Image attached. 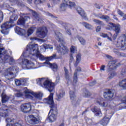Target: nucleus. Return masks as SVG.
Wrapping results in <instances>:
<instances>
[{"instance_id":"obj_37","label":"nucleus","mask_w":126,"mask_h":126,"mask_svg":"<svg viewBox=\"0 0 126 126\" xmlns=\"http://www.w3.org/2000/svg\"><path fill=\"white\" fill-rule=\"evenodd\" d=\"M80 43H81V45H85L86 44V41H85V39L84 38H82V37H79L78 38Z\"/></svg>"},{"instance_id":"obj_29","label":"nucleus","mask_w":126,"mask_h":126,"mask_svg":"<svg viewBox=\"0 0 126 126\" xmlns=\"http://www.w3.org/2000/svg\"><path fill=\"white\" fill-rule=\"evenodd\" d=\"M41 50H47L49 49L50 50H53V46L51 45H47L46 44H44L42 46H40Z\"/></svg>"},{"instance_id":"obj_46","label":"nucleus","mask_w":126,"mask_h":126,"mask_svg":"<svg viewBox=\"0 0 126 126\" xmlns=\"http://www.w3.org/2000/svg\"><path fill=\"white\" fill-rule=\"evenodd\" d=\"M15 82L16 85H17V86H20V85H21V81L20 79L19 80L16 79L15 80Z\"/></svg>"},{"instance_id":"obj_50","label":"nucleus","mask_w":126,"mask_h":126,"mask_svg":"<svg viewBox=\"0 0 126 126\" xmlns=\"http://www.w3.org/2000/svg\"><path fill=\"white\" fill-rule=\"evenodd\" d=\"M93 21L95 22V23H97V24H99L100 25H102V24H103V23H102L101 21L98 20L94 19Z\"/></svg>"},{"instance_id":"obj_64","label":"nucleus","mask_w":126,"mask_h":126,"mask_svg":"<svg viewBox=\"0 0 126 126\" xmlns=\"http://www.w3.org/2000/svg\"><path fill=\"white\" fill-rule=\"evenodd\" d=\"M47 15H48V16H53V15H52V14L50 13H47Z\"/></svg>"},{"instance_id":"obj_41","label":"nucleus","mask_w":126,"mask_h":126,"mask_svg":"<svg viewBox=\"0 0 126 126\" xmlns=\"http://www.w3.org/2000/svg\"><path fill=\"white\" fill-rule=\"evenodd\" d=\"M17 92V94H14L15 97H17V98H19V97H22L23 96V94L20 92H18V91H16Z\"/></svg>"},{"instance_id":"obj_39","label":"nucleus","mask_w":126,"mask_h":126,"mask_svg":"<svg viewBox=\"0 0 126 126\" xmlns=\"http://www.w3.org/2000/svg\"><path fill=\"white\" fill-rule=\"evenodd\" d=\"M101 19H104L105 21H110V17L108 16L102 15L99 17Z\"/></svg>"},{"instance_id":"obj_62","label":"nucleus","mask_w":126,"mask_h":126,"mask_svg":"<svg viewBox=\"0 0 126 126\" xmlns=\"http://www.w3.org/2000/svg\"><path fill=\"white\" fill-rule=\"evenodd\" d=\"M67 34H68V35H71V33L70 32V30H67Z\"/></svg>"},{"instance_id":"obj_34","label":"nucleus","mask_w":126,"mask_h":126,"mask_svg":"<svg viewBox=\"0 0 126 126\" xmlns=\"http://www.w3.org/2000/svg\"><path fill=\"white\" fill-rule=\"evenodd\" d=\"M119 85L123 88H126V79L122 80L119 82Z\"/></svg>"},{"instance_id":"obj_59","label":"nucleus","mask_w":126,"mask_h":126,"mask_svg":"<svg viewBox=\"0 0 126 126\" xmlns=\"http://www.w3.org/2000/svg\"><path fill=\"white\" fill-rule=\"evenodd\" d=\"M105 65H102L100 69V71H104L105 70Z\"/></svg>"},{"instance_id":"obj_22","label":"nucleus","mask_w":126,"mask_h":126,"mask_svg":"<svg viewBox=\"0 0 126 126\" xmlns=\"http://www.w3.org/2000/svg\"><path fill=\"white\" fill-rule=\"evenodd\" d=\"M65 92L63 90H60L59 93L56 94L57 101H62V99L64 97Z\"/></svg>"},{"instance_id":"obj_26","label":"nucleus","mask_w":126,"mask_h":126,"mask_svg":"<svg viewBox=\"0 0 126 126\" xmlns=\"http://www.w3.org/2000/svg\"><path fill=\"white\" fill-rule=\"evenodd\" d=\"M32 96L37 99V100H41L43 97V93L39 92L38 93H33L32 94Z\"/></svg>"},{"instance_id":"obj_27","label":"nucleus","mask_w":126,"mask_h":126,"mask_svg":"<svg viewBox=\"0 0 126 126\" xmlns=\"http://www.w3.org/2000/svg\"><path fill=\"white\" fill-rule=\"evenodd\" d=\"M110 122V118L109 117H105L101 121L100 124L103 126H107Z\"/></svg>"},{"instance_id":"obj_36","label":"nucleus","mask_w":126,"mask_h":126,"mask_svg":"<svg viewBox=\"0 0 126 126\" xmlns=\"http://www.w3.org/2000/svg\"><path fill=\"white\" fill-rule=\"evenodd\" d=\"M118 13L119 15H121L123 17V20H126V14H125V13H124V12L120 10H118Z\"/></svg>"},{"instance_id":"obj_61","label":"nucleus","mask_w":126,"mask_h":126,"mask_svg":"<svg viewBox=\"0 0 126 126\" xmlns=\"http://www.w3.org/2000/svg\"><path fill=\"white\" fill-rule=\"evenodd\" d=\"M114 52L116 55H119V51L117 49H114Z\"/></svg>"},{"instance_id":"obj_31","label":"nucleus","mask_w":126,"mask_h":126,"mask_svg":"<svg viewBox=\"0 0 126 126\" xmlns=\"http://www.w3.org/2000/svg\"><path fill=\"white\" fill-rule=\"evenodd\" d=\"M64 1H66V0H63V3H62L60 6V8L61 10L63 11H64L67 6V3H66V2H64Z\"/></svg>"},{"instance_id":"obj_56","label":"nucleus","mask_w":126,"mask_h":126,"mask_svg":"<svg viewBox=\"0 0 126 126\" xmlns=\"http://www.w3.org/2000/svg\"><path fill=\"white\" fill-rule=\"evenodd\" d=\"M61 0H53V2L54 4H58V3H60V1Z\"/></svg>"},{"instance_id":"obj_55","label":"nucleus","mask_w":126,"mask_h":126,"mask_svg":"<svg viewBox=\"0 0 126 126\" xmlns=\"http://www.w3.org/2000/svg\"><path fill=\"white\" fill-rule=\"evenodd\" d=\"M112 36H113V35L111 33H109L108 35H107V38L110 41H112V38H111Z\"/></svg>"},{"instance_id":"obj_11","label":"nucleus","mask_w":126,"mask_h":126,"mask_svg":"<svg viewBox=\"0 0 126 126\" xmlns=\"http://www.w3.org/2000/svg\"><path fill=\"white\" fill-rule=\"evenodd\" d=\"M48 33V30L45 27L40 28L38 29V31L37 32V34L39 35V38H45V36H47Z\"/></svg>"},{"instance_id":"obj_7","label":"nucleus","mask_w":126,"mask_h":126,"mask_svg":"<svg viewBox=\"0 0 126 126\" xmlns=\"http://www.w3.org/2000/svg\"><path fill=\"white\" fill-rule=\"evenodd\" d=\"M35 105V103L31 102L23 104L21 106V111L23 113H32L34 111V106Z\"/></svg>"},{"instance_id":"obj_24","label":"nucleus","mask_w":126,"mask_h":126,"mask_svg":"<svg viewBox=\"0 0 126 126\" xmlns=\"http://www.w3.org/2000/svg\"><path fill=\"white\" fill-rule=\"evenodd\" d=\"M92 111L93 113H96V116L97 117H101L102 116V113H101V109L97 106H94L93 109Z\"/></svg>"},{"instance_id":"obj_52","label":"nucleus","mask_w":126,"mask_h":126,"mask_svg":"<svg viewBox=\"0 0 126 126\" xmlns=\"http://www.w3.org/2000/svg\"><path fill=\"white\" fill-rule=\"evenodd\" d=\"M100 36H101V37H102V38H107L108 37V35L107 34L103 33H100Z\"/></svg>"},{"instance_id":"obj_45","label":"nucleus","mask_w":126,"mask_h":126,"mask_svg":"<svg viewBox=\"0 0 126 126\" xmlns=\"http://www.w3.org/2000/svg\"><path fill=\"white\" fill-rule=\"evenodd\" d=\"M32 14L33 16H34V17H35V18H36V19H37L38 20V21H40V19H39V18H38V14H37V13H36V12L32 11Z\"/></svg>"},{"instance_id":"obj_8","label":"nucleus","mask_w":126,"mask_h":126,"mask_svg":"<svg viewBox=\"0 0 126 126\" xmlns=\"http://www.w3.org/2000/svg\"><path fill=\"white\" fill-rule=\"evenodd\" d=\"M57 114H58V110L57 108L55 107H51V109L50 110L48 117L47 119V121H49V123H53L57 120Z\"/></svg>"},{"instance_id":"obj_1","label":"nucleus","mask_w":126,"mask_h":126,"mask_svg":"<svg viewBox=\"0 0 126 126\" xmlns=\"http://www.w3.org/2000/svg\"><path fill=\"white\" fill-rule=\"evenodd\" d=\"M27 57L31 59L32 61H36L37 59H39L40 61H46V62L40 63L41 66H50L53 71H57V69H58L57 64H52L49 62L52 60L56 59L57 55L54 54L49 57H45L40 53L39 46L37 44H32V42H30L27 45L26 51L22 54L20 59L22 57L27 58Z\"/></svg>"},{"instance_id":"obj_28","label":"nucleus","mask_w":126,"mask_h":126,"mask_svg":"<svg viewBox=\"0 0 126 126\" xmlns=\"http://www.w3.org/2000/svg\"><path fill=\"white\" fill-rule=\"evenodd\" d=\"M64 2H66L67 3V5H69L70 8L72 9H75V3L73 2H71L68 0H66V1H64Z\"/></svg>"},{"instance_id":"obj_16","label":"nucleus","mask_w":126,"mask_h":126,"mask_svg":"<svg viewBox=\"0 0 126 126\" xmlns=\"http://www.w3.org/2000/svg\"><path fill=\"white\" fill-rule=\"evenodd\" d=\"M6 121L8 122L6 126H22L21 124L16 123L15 119L7 118Z\"/></svg>"},{"instance_id":"obj_57","label":"nucleus","mask_w":126,"mask_h":126,"mask_svg":"<svg viewBox=\"0 0 126 126\" xmlns=\"http://www.w3.org/2000/svg\"><path fill=\"white\" fill-rule=\"evenodd\" d=\"M30 39L32 42H34V41H37V40H38V38L36 37H31Z\"/></svg>"},{"instance_id":"obj_2","label":"nucleus","mask_w":126,"mask_h":126,"mask_svg":"<svg viewBox=\"0 0 126 126\" xmlns=\"http://www.w3.org/2000/svg\"><path fill=\"white\" fill-rule=\"evenodd\" d=\"M55 38L59 41V44L56 47V50L58 52L59 54H60L61 56H64V55H67L69 52L68 48L63 45V36L62 33L59 32H55Z\"/></svg>"},{"instance_id":"obj_25","label":"nucleus","mask_w":126,"mask_h":126,"mask_svg":"<svg viewBox=\"0 0 126 126\" xmlns=\"http://www.w3.org/2000/svg\"><path fill=\"white\" fill-rule=\"evenodd\" d=\"M108 67L109 69H116L117 68L116 61H110L108 64Z\"/></svg>"},{"instance_id":"obj_47","label":"nucleus","mask_w":126,"mask_h":126,"mask_svg":"<svg viewBox=\"0 0 126 126\" xmlns=\"http://www.w3.org/2000/svg\"><path fill=\"white\" fill-rule=\"evenodd\" d=\"M44 1H45V0H35L34 3L35 4H39V3H42Z\"/></svg>"},{"instance_id":"obj_51","label":"nucleus","mask_w":126,"mask_h":126,"mask_svg":"<svg viewBox=\"0 0 126 126\" xmlns=\"http://www.w3.org/2000/svg\"><path fill=\"white\" fill-rule=\"evenodd\" d=\"M11 2H13L14 3H16L17 4H18V5H20L19 4V1L18 0H9Z\"/></svg>"},{"instance_id":"obj_23","label":"nucleus","mask_w":126,"mask_h":126,"mask_svg":"<svg viewBox=\"0 0 126 126\" xmlns=\"http://www.w3.org/2000/svg\"><path fill=\"white\" fill-rule=\"evenodd\" d=\"M103 95L105 99L110 100V99H112V97H114V93H112L110 90H108L107 92L104 93Z\"/></svg>"},{"instance_id":"obj_54","label":"nucleus","mask_w":126,"mask_h":126,"mask_svg":"<svg viewBox=\"0 0 126 126\" xmlns=\"http://www.w3.org/2000/svg\"><path fill=\"white\" fill-rule=\"evenodd\" d=\"M0 14L1 15L0 17V22L2 21V19L3 18V14L2 13V12H0Z\"/></svg>"},{"instance_id":"obj_48","label":"nucleus","mask_w":126,"mask_h":126,"mask_svg":"<svg viewBox=\"0 0 126 126\" xmlns=\"http://www.w3.org/2000/svg\"><path fill=\"white\" fill-rule=\"evenodd\" d=\"M73 82L76 83L77 82V75L76 73L74 74Z\"/></svg>"},{"instance_id":"obj_60","label":"nucleus","mask_w":126,"mask_h":126,"mask_svg":"<svg viewBox=\"0 0 126 126\" xmlns=\"http://www.w3.org/2000/svg\"><path fill=\"white\" fill-rule=\"evenodd\" d=\"M100 30H101V27L98 26L96 30V32H99Z\"/></svg>"},{"instance_id":"obj_6","label":"nucleus","mask_w":126,"mask_h":126,"mask_svg":"<svg viewBox=\"0 0 126 126\" xmlns=\"http://www.w3.org/2000/svg\"><path fill=\"white\" fill-rule=\"evenodd\" d=\"M126 37L125 34L122 35L118 39L117 41H115L114 42V45L117 47V48H120L122 50H126Z\"/></svg>"},{"instance_id":"obj_9","label":"nucleus","mask_w":126,"mask_h":126,"mask_svg":"<svg viewBox=\"0 0 126 126\" xmlns=\"http://www.w3.org/2000/svg\"><path fill=\"white\" fill-rule=\"evenodd\" d=\"M22 66L24 69H34V68H37V67L35 66V64L33 62H31V61L26 59H23Z\"/></svg>"},{"instance_id":"obj_13","label":"nucleus","mask_w":126,"mask_h":126,"mask_svg":"<svg viewBox=\"0 0 126 126\" xmlns=\"http://www.w3.org/2000/svg\"><path fill=\"white\" fill-rule=\"evenodd\" d=\"M95 102L96 104H98L99 106L103 108L108 107V102L104 100L102 97L98 98L95 100Z\"/></svg>"},{"instance_id":"obj_40","label":"nucleus","mask_w":126,"mask_h":126,"mask_svg":"<svg viewBox=\"0 0 126 126\" xmlns=\"http://www.w3.org/2000/svg\"><path fill=\"white\" fill-rule=\"evenodd\" d=\"M83 95L84 97L88 98V97H90V96H91V93L88 91H85Z\"/></svg>"},{"instance_id":"obj_35","label":"nucleus","mask_w":126,"mask_h":126,"mask_svg":"<svg viewBox=\"0 0 126 126\" xmlns=\"http://www.w3.org/2000/svg\"><path fill=\"white\" fill-rule=\"evenodd\" d=\"M36 30V28L32 27L28 30V35L30 36L31 34H33L34 31Z\"/></svg>"},{"instance_id":"obj_5","label":"nucleus","mask_w":126,"mask_h":126,"mask_svg":"<svg viewBox=\"0 0 126 126\" xmlns=\"http://www.w3.org/2000/svg\"><path fill=\"white\" fill-rule=\"evenodd\" d=\"M16 68H17V66H15L10 67L5 70L4 75L7 80L12 79L15 77V73L17 72Z\"/></svg>"},{"instance_id":"obj_32","label":"nucleus","mask_w":126,"mask_h":126,"mask_svg":"<svg viewBox=\"0 0 126 126\" xmlns=\"http://www.w3.org/2000/svg\"><path fill=\"white\" fill-rule=\"evenodd\" d=\"M7 115V110L4 109H0V116H2V117H6Z\"/></svg>"},{"instance_id":"obj_17","label":"nucleus","mask_w":126,"mask_h":126,"mask_svg":"<svg viewBox=\"0 0 126 126\" xmlns=\"http://www.w3.org/2000/svg\"><path fill=\"white\" fill-rule=\"evenodd\" d=\"M75 9L76 10L78 13H79V14H80V15H81L83 18L85 19V20H88V19H87V17L85 15V12H84V11L80 7H75Z\"/></svg>"},{"instance_id":"obj_12","label":"nucleus","mask_w":126,"mask_h":126,"mask_svg":"<svg viewBox=\"0 0 126 126\" xmlns=\"http://www.w3.org/2000/svg\"><path fill=\"white\" fill-rule=\"evenodd\" d=\"M24 93L25 94V97L27 99H31V100H34V97H33V92L28 90L27 88H24Z\"/></svg>"},{"instance_id":"obj_30","label":"nucleus","mask_w":126,"mask_h":126,"mask_svg":"<svg viewBox=\"0 0 126 126\" xmlns=\"http://www.w3.org/2000/svg\"><path fill=\"white\" fill-rule=\"evenodd\" d=\"M82 24L86 29H88V30H92L93 29V26L86 22H83L82 23Z\"/></svg>"},{"instance_id":"obj_38","label":"nucleus","mask_w":126,"mask_h":126,"mask_svg":"<svg viewBox=\"0 0 126 126\" xmlns=\"http://www.w3.org/2000/svg\"><path fill=\"white\" fill-rule=\"evenodd\" d=\"M81 58L80 57V55H78L76 56V63H75L74 66H77V64L79 63L80 62V60H81Z\"/></svg>"},{"instance_id":"obj_42","label":"nucleus","mask_w":126,"mask_h":126,"mask_svg":"<svg viewBox=\"0 0 126 126\" xmlns=\"http://www.w3.org/2000/svg\"><path fill=\"white\" fill-rule=\"evenodd\" d=\"M21 79V83L22 85H25L26 83H27L28 80L26 78H22L20 79Z\"/></svg>"},{"instance_id":"obj_3","label":"nucleus","mask_w":126,"mask_h":126,"mask_svg":"<svg viewBox=\"0 0 126 126\" xmlns=\"http://www.w3.org/2000/svg\"><path fill=\"white\" fill-rule=\"evenodd\" d=\"M36 83L43 88L48 89L49 92H52L55 89V83H52L49 79L42 78L36 79Z\"/></svg>"},{"instance_id":"obj_15","label":"nucleus","mask_w":126,"mask_h":126,"mask_svg":"<svg viewBox=\"0 0 126 126\" xmlns=\"http://www.w3.org/2000/svg\"><path fill=\"white\" fill-rule=\"evenodd\" d=\"M15 32L18 35H20L21 36H26V34H27V32L25 30L18 27H16L15 28Z\"/></svg>"},{"instance_id":"obj_19","label":"nucleus","mask_w":126,"mask_h":126,"mask_svg":"<svg viewBox=\"0 0 126 126\" xmlns=\"http://www.w3.org/2000/svg\"><path fill=\"white\" fill-rule=\"evenodd\" d=\"M69 95L71 102H72V104H75L77 101V97H76V95H75L74 92L72 91H70Z\"/></svg>"},{"instance_id":"obj_33","label":"nucleus","mask_w":126,"mask_h":126,"mask_svg":"<svg viewBox=\"0 0 126 126\" xmlns=\"http://www.w3.org/2000/svg\"><path fill=\"white\" fill-rule=\"evenodd\" d=\"M70 52L71 53V55H72V54H75L76 52H77V48L75 46L72 45L70 47Z\"/></svg>"},{"instance_id":"obj_53","label":"nucleus","mask_w":126,"mask_h":126,"mask_svg":"<svg viewBox=\"0 0 126 126\" xmlns=\"http://www.w3.org/2000/svg\"><path fill=\"white\" fill-rule=\"evenodd\" d=\"M111 24H114L113 23H110L106 27V29H107L108 30H112L113 29H109L112 27V26L111 25Z\"/></svg>"},{"instance_id":"obj_20","label":"nucleus","mask_w":126,"mask_h":126,"mask_svg":"<svg viewBox=\"0 0 126 126\" xmlns=\"http://www.w3.org/2000/svg\"><path fill=\"white\" fill-rule=\"evenodd\" d=\"M110 25L112 27H110L109 29H113L114 28V30L116 33H120L121 31V25L120 24H110Z\"/></svg>"},{"instance_id":"obj_43","label":"nucleus","mask_w":126,"mask_h":126,"mask_svg":"<svg viewBox=\"0 0 126 126\" xmlns=\"http://www.w3.org/2000/svg\"><path fill=\"white\" fill-rule=\"evenodd\" d=\"M64 70L65 71V76L66 79H69V75H68V70L64 67Z\"/></svg>"},{"instance_id":"obj_63","label":"nucleus","mask_w":126,"mask_h":126,"mask_svg":"<svg viewBox=\"0 0 126 126\" xmlns=\"http://www.w3.org/2000/svg\"><path fill=\"white\" fill-rule=\"evenodd\" d=\"M106 57L107 58V59H109L110 60H112V57L109 55H107Z\"/></svg>"},{"instance_id":"obj_10","label":"nucleus","mask_w":126,"mask_h":126,"mask_svg":"<svg viewBox=\"0 0 126 126\" xmlns=\"http://www.w3.org/2000/svg\"><path fill=\"white\" fill-rule=\"evenodd\" d=\"M26 121L31 125H37L40 123V118L39 116L30 115L27 117Z\"/></svg>"},{"instance_id":"obj_58","label":"nucleus","mask_w":126,"mask_h":126,"mask_svg":"<svg viewBox=\"0 0 126 126\" xmlns=\"http://www.w3.org/2000/svg\"><path fill=\"white\" fill-rule=\"evenodd\" d=\"M114 76H115V73H113L110 74V75L108 77V78L109 79H112V78H113V77H114Z\"/></svg>"},{"instance_id":"obj_49","label":"nucleus","mask_w":126,"mask_h":126,"mask_svg":"<svg viewBox=\"0 0 126 126\" xmlns=\"http://www.w3.org/2000/svg\"><path fill=\"white\" fill-rule=\"evenodd\" d=\"M122 75L126 76V68H124L121 71Z\"/></svg>"},{"instance_id":"obj_18","label":"nucleus","mask_w":126,"mask_h":126,"mask_svg":"<svg viewBox=\"0 0 126 126\" xmlns=\"http://www.w3.org/2000/svg\"><path fill=\"white\" fill-rule=\"evenodd\" d=\"M44 101H46V103L53 106V105H54V94H50L48 98H44Z\"/></svg>"},{"instance_id":"obj_44","label":"nucleus","mask_w":126,"mask_h":126,"mask_svg":"<svg viewBox=\"0 0 126 126\" xmlns=\"http://www.w3.org/2000/svg\"><path fill=\"white\" fill-rule=\"evenodd\" d=\"M74 61V58H73V56H72V54H70V60L69 62L70 67H71V63H73Z\"/></svg>"},{"instance_id":"obj_4","label":"nucleus","mask_w":126,"mask_h":126,"mask_svg":"<svg viewBox=\"0 0 126 126\" xmlns=\"http://www.w3.org/2000/svg\"><path fill=\"white\" fill-rule=\"evenodd\" d=\"M18 18V16H17V15H12L10 18V21L9 22H7L1 26V28L2 29V30H1V33L4 34V35H7L9 33L8 29L13 26V25H12L13 21H16Z\"/></svg>"},{"instance_id":"obj_14","label":"nucleus","mask_w":126,"mask_h":126,"mask_svg":"<svg viewBox=\"0 0 126 126\" xmlns=\"http://www.w3.org/2000/svg\"><path fill=\"white\" fill-rule=\"evenodd\" d=\"M1 98L2 103H6V102H7V101H8L9 100H10V101H13L14 100V99H15L14 96L11 95L9 96L6 95V94H4V93L2 94Z\"/></svg>"},{"instance_id":"obj_21","label":"nucleus","mask_w":126,"mask_h":126,"mask_svg":"<svg viewBox=\"0 0 126 126\" xmlns=\"http://www.w3.org/2000/svg\"><path fill=\"white\" fill-rule=\"evenodd\" d=\"M30 18L28 16H25L24 18H21L17 22L18 25H24L26 21H29Z\"/></svg>"}]
</instances>
